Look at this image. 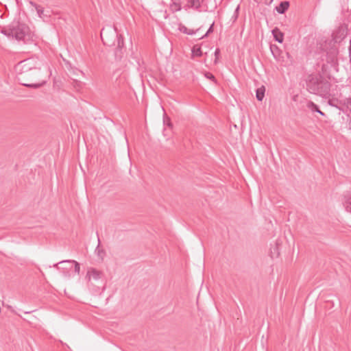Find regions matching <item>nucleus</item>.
I'll use <instances>...</instances> for the list:
<instances>
[{"mask_svg": "<svg viewBox=\"0 0 351 351\" xmlns=\"http://www.w3.org/2000/svg\"><path fill=\"white\" fill-rule=\"evenodd\" d=\"M205 76L208 79H210V80H212L213 81H215V76L212 73H205Z\"/></svg>", "mask_w": 351, "mask_h": 351, "instance_id": "nucleus-19", "label": "nucleus"}, {"mask_svg": "<svg viewBox=\"0 0 351 351\" xmlns=\"http://www.w3.org/2000/svg\"><path fill=\"white\" fill-rule=\"evenodd\" d=\"M193 53L194 56H201L202 54V52L201 51L200 47H196L195 46L193 49Z\"/></svg>", "mask_w": 351, "mask_h": 351, "instance_id": "nucleus-16", "label": "nucleus"}, {"mask_svg": "<svg viewBox=\"0 0 351 351\" xmlns=\"http://www.w3.org/2000/svg\"><path fill=\"white\" fill-rule=\"evenodd\" d=\"M106 289V282H104V286L102 287L101 290L104 291Z\"/></svg>", "mask_w": 351, "mask_h": 351, "instance_id": "nucleus-22", "label": "nucleus"}, {"mask_svg": "<svg viewBox=\"0 0 351 351\" xmlns=\"http://www.w3.org/2000/svg\"><path fill=\"white\" fill-rule=\"evenodd\" d=\"M16 69L19 71V80L25 86L36 88L45 83V82H35L40 78L42 72L40 63L34 59H28L19 62Z\"/></svg>", "mask_w": 351, "mask_h": 351, "instance_id": "nucleus-1", "label": "nucleus"}, {"mask_svg": "<svg viewBox=\"0 0 351 351\" xmlns=\"http://www.w3.org/2000/svg\"><path fill=\"white\" fill-rule=\"evenodd\" d=\"M343 204L346 210L351 213V191L344 195Z\"/></svg>", "mask_w": 351, "mask_h": 351, "instance_id": "nucleus-5", "label": "nucleus"}, {"mask_svg": "<svg viewBox=\"0 0 351 351\" xmlns=\"http://www.w3.org/2000/svg\"><path fill=\"white\" fill-rule=\"evenodd\" d=\"M265 87L262 86L256 90V97L258 101H262L265 96Z\"/></svg>", "mask_w": 351, "mask_h": 351, "instance_id": "nucleus-13", "label": "nucleus"}, {"mask_svg": "<svg viewBox=\"0 0 351 351\" xmlns=\"http://www.w3.org/2000/svg\"><path fill=\"white\" fill-rule=\"evenodd\" d=\"M289 1H282L278 6L276 7V11L280 14H284L289 8Z\"/></svg>", "mask_w": 351, "mask_h": 351, "instance_id": "nucleus-9", "label": "nucleus"}, {"mask_svg": "<svg viewBox=\"0 0 351 351\" xmlns=\"http://www.w3.org/2000/svg\"><path fill=\"white\" fill-rule=\"evenodd\" d=\"M123 46H124L123 38L121 35H120L118 37V46H117V49L115 51L116 57H119V58L121 57V54H122L121 49L123 47Z\"/></svg>", "mask_w": 351, "mask_h": 351, "instance_id": "nucleus-8", "label": "nucleus"}, {"mask_svg": "<svg viewBox=\"0 0 351 351\" xmlns=\"http://www.w3.org/2000/svg\"><path fill=\"white\" fill-rule=\"evenodd\" d=\"M213 25H214V23H213L210 27H209V29H208V31L206 32V33L204 35V36H202L201 38H204V36H208L210 33H211L213 31Z\"/></svg>", "mask_w": 351, "mask_h": 351, "instance_id": "nucleus-18", "label": "nucleus"}, {"mask_svg": "<svg viewBox=\"0 0 351 351\" xmlns=\"http://www.w3.org/2000/svg\"><path fill=\"white\" fill-rule=\"evenodd\" d=\"M64 263H74L75 264V271L77 274L80 273V264H79V263H77L75 261H60V263L54 265V267H56L58 269H60V267L58 265H62Z\"/></svg>", "mask_w": 351, "mask_h": 351, "instance_id": "nucleus-7", "label": "nucleus"}, {"mask_svg": "<svg viewBox=\"0 0 351 351\" xmlns=\"http://www.w3.org/2000/svg\"><path fill=\"white\" fill-rule=\"evenodd\" d=\"M103 31H104V29H102L101 32V38H102Z\"/></svg>", "mask_w": 351, "mask_h": 351, "instance_id": "nucleus-23", "label": "nucleus"}, {"mask_svg": "<svg viewBox=\"0 0 351 351\" xmlns=\"http://www.w3.org/2000/svg\"><path fill=\"white\" fill-rule=\"evenodd\" d=\"M163 121H164L165 125H166L170 128L172 127V123L171 122L170 119L168 117L165 116Z\"/></svg>", "mask_w": 351, "mask_h": 351, "instance_id": "nucleus-17", "label": "nucleus"}, {"mask_svg": "<svg viewBox=\"0 0 351 351\" xmlns=\"http://www.w3.org/2000/svg\"><path fill=\"white\" fill-rule=\"evenodd\" d=\"M219 49H217L215 50V56H216V59H215V63L217 62V56H218V55H219Z\"/></svg>", "mask_w": 351, "mask_h": 351, "instance_id": "nucleus-21", "label": "nucleus"}, {"mask_svg": "<svg viewBox=\"0 0 351 351\" xmlns=\"http://www.w3.org/2000/svg\"><path fill=\"white\" fill-rule=\"evenodd\" d=\"M272 34L276 41L278 43H282L283 41V34L278 28H274L272 30Z\"/></svg>", "mask_w": 351, "mask_h": 351, "instance_id": "nucleus-10", "label": "nucleus"}, {"mask_svg": "<svg viewBox=\"0 0 351 351\" xmlns=\"http://www.w3.org/2000/svg\"><path fill=\"white\" fill-rule=\"evenodd\" d=\"M350 128L351 129V119H350Z\"/></svg>", "mask_w": 351, "mask_h": 351, "instance_id": "nucleus-24", "label": "nucleus"}, {"mask_svg": "<svg viewBox=\"0 0 351 351\" xmlns=\"http://www.w3.org/2000/svg\"><path fill=\"white\" fill-rule=\"evenodd\" d=\"M307 107L312 112H317L322 116L325 115V114L319 109L318 106L312 101L308 102Z\"/></svg>", "mask_w": 351, "mask_h": 351, "instance_id": "nucleus-11", "label": "nucleus"}, {"mask_svg": "<svg viewBox=\"0 0 351 351\" xmlns=\"http://www.w3.org/2000/svg\"><path fill=\"white\" fill-rule=\"evenodd\" d=\"M183 32L187 34H193L195 33V32H194L193 30L192 29H189L188 28L186 27H184V30Z\"/></svg>", "mask_w": 351, "mask_h": 351, "instance_id": "nucleus-20", "label": "nucleus"}, {"mask_svg": "<svg viewBox=\"0 0 351 351\" xmlns=\"http://www.w3.org/2000/svg\"><path fill=\"white\" fill-rule=\"evenodd\" d=\"M36 12H37L38 16L40 18H44L45 16H47V14H44V9L41 6L36 5Z\"/></svg>", "mask_w": 351, "mask_h": 351, "instance_id": "nucleus-15", "label": "nucleus"}, {"mask_svg": "<svg viewBox=\"0 0 351 351\" xmlns=\"http://www.w3.org/2000/svg\"><path fill=\"white\" fill-rule=\"evenodd\" d=\"M307 86L311 93L324 97L329 94L330 89V82L322 76L312 77Z\"/></svg>", "mask_w": 351, "mask_h": 351, "instance_id": "nucleus-2", "label": "nucleus"}, {"mask_svg": "<svg viewBox=\"0 0 351 351\" xmlns=\"http://www.w3.org/2000/svg\"><path fill=\"white\" fill-rule=\"evenodd\" d=\"M97 256L101 261H103L106 255L105 250L100 247V241L99 240V244L95 250Z\"/></svg>", "mask_w": 351, "mask_h": 351, "instance_id": "nucleus-12", "label": "nucleus"}, {"mask_svg": "<svg viewBox=\"0 0 351 351\" xmlns=\"http://www.w3.org/2000/svg\"><path fill=\"white\" fill-rule=\"evenodd\" d=\"M338 55V49L336 47H332L329 51L327 52L328 62H334L337 60Z\"/></svg>", "mask_w": 351, "mask_h": 351, "instance_id": "nucleus-6", "label": "nucleus"}, {"mask_svg": "<svg viewBox=\"0 0 351 351\" xmlns=\"http://www.w3.org/2000/svg\"><path fill=\"white\" fill-rule=\"evenodd\" d=\"M104 274L95 268H88L86 278L88 279V284L89 287H95V282H99L102 280Z\"/></svg>", "mask_w": 351, "mask_h": 351, "instance_id": "nucleus-4", "label": "nucleus"}, {"mask_svg": "<svg viewBox=\"0 0 351 351\" xmlns=\"http://www.w3.org/2000/svg\"><path fill=\"white\" fill-rule=\"evenodd\" d=\"M201 3L199 0H191L189 3L187 4L188 6H191L193 8H198L200 7Z\"/></svg>", "mask_w": 351, "mask_h": 351, "instance_id": "nucleus-14", "label": "nucleus"}, {"mask_svg": "<svg viewBox=\"0 0 351 351\" xmlns=\"http://www.w3.org/2000/svg\"><path fill=\"white\" fill-rule=\"evenodd\" d=\"M1 32L9 37L21 40L25 38L28 32V27L25 24L13 23L9 27L3 29Z\"/></svg>", "mask_w": 351, "mask_h": 351, "instance_id": "nucleus-3", "label": "nucleus"}]
</instances>
